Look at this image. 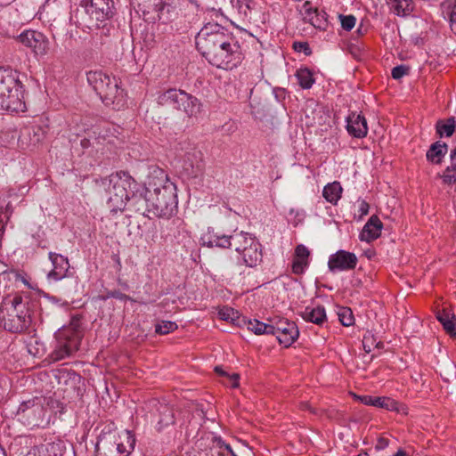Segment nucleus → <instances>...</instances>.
<instances>
[{"mask_svg": "<svg viewBox=\"0 0 456 456\" xmlns=\"http://www.w3.org/2000/svg\"><path fill=\"white\" fill-rule=\"evenodd\" d=\"M310 251L308 248L300 244L295 249V257L292 264V272L296 274H302L308 265V257Z\"/></svg>", "mask_w": 456, "mask_h": 456, "instance_id": "23", "label": "nucleus"}, {"mask_svg": "<svg viewBox=\"0 0 456 456\" xmlns=\"http://www.w3.org/2000/svg\"><path fill=\"white\" fill-rule=\"evenodd\" d=\"M30 143L36 145L45 138V130L41 126H34L28 131Z\"/></svg>", "mask_w": 456, "mask_h": 456, "instance_id": "39", "label": "nucleus"}, {"mask_svg": "<svg viewBox=\"0 0 456 456\" xmlns=\"http://www.w3.org/2000/svg\"><path fill=\"white\" fill-rule=\"evenodd\" d=\"M215 371L220 376H227L229 378V374H227L220 366H216L215 368Z\"/></svg>", "mask_w": 456, "mask_h": 456, "instance_id": "52", "label": "nucleus"}, {"mask_svg": "<svg viewBox=\"0 0 456 456\" xmlns=\"http://www.w3.org/2000/svg\"><path fill=\"white\" fill-rule=\"evenodd\" d=\"M357 456H369V455H368V453L363 452V453H360V454H359V455H357Z\"/></svg>", "mask_w": 456, "mask_h": 456, "instance_id": "61", "label": "nucleus"}, {"mask_svg": "<svg viewBox=\"0 0 456 456\" xmlns=\"http://www.w3.org/2000/svg\"><path fill=\"white\" fill-rule=\"evenodd\" d=\"M357 33L361 35L362 34V25H360L359 28H357Z\"/></svg>", "mask_w": 456, "mask_h": 456, "instance_id": "60", "label": "nucleus"}, {"mask_svg": "<svg viewBox=\"0 0 456 456\" xmlns=\"http://www.w3.org/2000/svg\"><path fill=\"white\" fill-rule=\"evenodd\" d=\"M58 331H69V337L70 338H73L76 337L77 338V342H81V338L83 337L82 330H81V322L80 319L74 317L71 319L69 324L66 327H63L62 329L59 330Z\"/></svg>", "mask_w": 456, "mask_h": 456, "instance_id": "33", "label": "nucleus"}, {"mask_svg": "<svg viewBox=\"0 0 456 456\" xmlns=\"http://www.w3.org/2000/svg\"><path fill=\"white\" fill-rule=\"evenodd\" d=\"M139 206H142V215L152 214L156 217L169 219L177 208L176 186L162 169L154 167L148 181L142 186ZM149 216V215H147Z\"/></svg>", "mask_w": 456, "mask_h": 456, "instance_id": "2", "label": "nucleus"}, {"mask_svg": "<svg viewBox=\"0 0 456 456\" xmlns=\"http://www.w3.org/2000/svg\"><path fill=\"white\" fill-rule=\"evenodd\" d=\"M28 351L30 354L36 357H40L44 354L45 349L43 343L37 338H31L27 344Z\"/></svg>", "mask_w": 456, "mask_h": 456, "instance_id": "37", "label": "nucleus"}, {"mask_svg": "<svg viewBox=\"0 0 456 456\" xmlns=\"http://www.w3.org/2000/svg\"><path fill=\"white\" fill-rule=\"evenodd\" d=\"M338 315L339 322H341L342 325L348 327V326H351L354 324V318L353 312L350 308H348V307L339 308L338 312Z\"/></svg>", "mask_w": 456, "mask_h": 456, "instance_id": "38", "label": "nucleus"}, {"mask_svg": "<svg viewBox=\"0 0 456 456\" xmlns=\"http://www.w3.org/2000/svg\"><path fill=\"white\" fill-rule=\"evenodd\" d=\"M443 183L445 184L456 183V171L452 169L449 166L444 169L442 175Z\"/></svg>", "mask_w": 456, "mask_h": 456, "instance_id": "41", "label": "nucleus"}, {"mask_svg": "<svg viewBox=\"0 0 456 456\" xmlns=\"http://www.w3.org/2000/svg\"><path fill=\"white\" fill-rule=\"evenodd\" d=\"M0 456H6L5 450L0 445Z\"/></svg>", "mask_w": 456, "mask_h": 456, "instance_id": "59", "label": "nucleus"}, {"mask_svg": "<svg viewBox=\"0 0 456 456\" xmlns=\"http://www.w3.org/2000/svg\"><path fill=\"white\" fill-rule=\"evenodd\" d=\"M387 441L384 438H381L379 440V444L377 446L379 448H384L385 446H387Z\"/></svg>", "mask_w": 456, "mask_h": 456, "instance_id": "56", "label": "nucleus"}, {"mask_svg": "<svg viewBox=\"0 0 456 456\" xmlns=\"http://www.w3.org/2000/svg\"><path fill=\"white\" fill-rule=\"evenodd\" d=\"M346 130L355 138H363L368 134L367 121L363 116L351 112L346 118Z\"/></svg>", "mask_w": 456, "mask_h": 456, "instance_id": "17", "label": "nucleus"}, {"mask_svg": "<svg viewBox=\"0 0 456 456\" xmlns=\"http://www.w3.org/2000/svg\"><path fill=\"white\" fill-rule=\"evenodd\" d=\"M69 331H57L55 333V344L48 358L51 362H59L71 356L78 350L80 343L77 338L69 337Z\"/></svg>", "mask_w": 456, "mask_h": 456, "instance_id": "9", "label": "nucleus"}, {"mask_svg": "<svg viewBox=\"0 0 456 456\" xmlns=\"http://www.w3.org/2000/svg\"><path fill=\"white\" fill-rule=\"evenodd\" d=\"M225 444L226 443L220 436H214L212 438V445L210 447L223 452Z\"/></svg>", "mask_w": 456, "mask_h": 456, "instance_id": "49", "label": "nucleus"}, {"mask_svg": "<svg viewBox=\"0 0 456 456\" xmlns=\"http://www.w3.org/2000/svg\"><path fill=\"white\" fill-rule=\"evenodd\" d=\"M33 450H38V453L42 455L47 452L49 456H61L64 451V445L61 441L48 443L40 447L33 448Z\"/></svg>", "mask_w": 456, "mask_h": 456, "instance_id": "32", "label": "nucleus"}, {"mask_svg": "<svg viewBox=\"0 0 456 456\" xmlns=\"http://www.w3.org/2000/svg\"><path fill=\"white\" fill-rule=\"evenodd\" d=\"M86 78L106 106L120 109L125 105L124 90L118 86L116 77L102 70H91L86 73Z\"/></svg>", "mask_w": 456, "mask_h": 456, "instance_id": "6", "label": "nucleus"}, {"mask_svg": "<svg viewBox=\"0 0 456 456\" xmlns=\"http://www.w3.org/2000/svg\"><path fill=\"white\" fill-rule=\"evenodd\" d=\"M151 403L154 408L152 421L156 423L159 431L175 423V412L172 406L156 399L152 400Z\"/></svg>", "mask_w": 456, "mask_h": 456, "instance_id": "12", "label": "nucleus"}, {"mask_svg": "<svg viewBox=\"0 0 456 456\" xmlns=\"http://www.w3.org/2000/svg\"><path fill=\"white\" fill-rule=\"evenodd\" d=\"M394 456H407V453L405 452V451L400 449Z\"/></svg>", "mask_w": 456, "mask_h": 456, "instance_id": "57", "label": "nucleus"}, {"mask_svg": "<svg viewBox=\"0 0 456 456\" xmlns=\"http://www.w3.org/2000/svg\"><path fill=\"white\" fill-rule=\"evenodd\" d=\"M270 332V335H274L279 343L283 345L285 347L291 346L299 335L296 323L284 318L271 320Z\"/></svg>", "mask_w": 456, "mask_h": 456, "instance_id": "10", "label": "nucleus"}, {"mask_svg": "<svg viewBox=\"0 0 456 456\" xmlns=\"http://www.w3.org/2000/svg\"><path fill=\"white\" fill-rule=\"evenodd\" d=\"M200 243L201 246L208 248H231V244L229 242V236L221 234L212 227H208L204 232H202L200 238Z\"/></svg>", "mask_w": 456, "mask_h": 456, "instance_id": "16", "label": "nucleus"}, {"mask_svg": "<svg viewBox=\"0 0 456 456\" xmlns=\"http://www.w3.org/2000/svg\"><path fill=\"white\" fill-rule=\"evenodd\" d=\"M443 327L444 330L453 338H456V318L453 317V319L444 322L443 324Z\"/></svg>", "mask_w": 456, "mask_h": 456, "instance_id": "47", "label": "nucleus"}, {"mask_svg": "<svg viewBox=\"0 0 456 456\" xmlns=\"http://www.w3.org/2000/svg\"><path fill=\"white\" fill-rule=\"evenodd\" d=\"M454 314H452L449 310L447 309H442V310H439L437 311L436 313V318L437 320L440 322V323L443 325L444 322L453 319Z\"/></svg>", "mask_w": 456, "mask_h": 456, "instance_id": "45", "label": "nucleus"}, {"mask_svg": "<svg viewBox=\"0 0 456 456\" xmlns=\"http://www.w3.org/2000/svg\"><path fill=\"white\" fill-rule=\"evenodd\" d=\"M112 0H91L89 4L75 14V24L84 32L99 28L113 14Z\"/></svg>", "mask_w": 456, "mask_h": 456, "instance_id": "7", "label": "nucleus"}, {"mask_svg": "<svg viewBox=\"0 0 456 456\" xmlns=\"http://www.w3.org/2000/svg\"><path fill=\"white\" fill-rule=\"evenodd\" d=\"M45 414V409L37 397L22 402L16 412L19 421L32 428L41 426Z\"/></svg>", "mask_w": 456, "mask_h": 456, "instance_id": "8", "label": "nucleus"}, {"mask_svg": "<svg viewBox=\"0 0 456 456\" xmlns=\"http://www.w3.org/2000/svg\"><path fill=\"white\" fill-rule=\"evenodd\" d=\"M218 315L224 321H229L235 323L239 320V312L232 307L224 306L219 309Z\"/></svg>", "mask_w": 456, "mask_h": 456, "instance_id": "35", "label": "nucleus"}, {"mask_svg": "<svg viewBox=\"0 0 456 456\" xmlns=\"http://www.w3.org/2000/svg\"><path fill=\"white\" fill-rule=\"evenodd\" d=\"M356 265V256L346 250H338L332 254L328 262L329 269L331 272L353 270Z\"/></svg>", "mask_w": 456, "mask_h": 456, "instance_id": "14", "label": "nucleus"}, {"mask_svg": "<svg viewBox=\"0 0 456 456\" xmlns=\"http://www.w3.org/2000/svg\"><path fill=\"white\" fill-rule=\"evenodd\" d=\"M239 374L233 373L229 376V386L232 388H236L239 387Z\"/></svg>", "mask_w": 456, "mask_h": 456, "instance_id": "50", "label": "nucleus"}, {"mask_svg": "<svg viewBox=\"0 0 456 456\" xmlns=\"http://www.w3.org/2000/svg\"><path fill=\"white\" fill-rule=\"evenodd\" d=\"M295 76L303 89H310L314 84V73L308 68L298 69Z\"/></svg>", "mask_w": 456, "mask_h": 456, "instance_id": "31", "label": "nucleus"}, {"mask_svg": "<svg viewBox=\"0 0 456 456\" xmlns=\"http://www.w3.org/2000/svg\"><path fill=\"white\" fill-rule=\"evenodd\" d=\"M48 257L53 265V269L47 274L49 280L57 281L69 275L70 265L68 257L55 252H49Z\"/></svg>", "mask_w": 456, "mask_h": 456, "instance_id": "15", "label": "nucleus"}, {"mask_svg": "<svg viewBox=\"0 0 456 456\" xmlns=\"http://www.w3.org/2000/svg\"><path fill=\"white\" fill-rule=\"evenodd\" d=\"M448 145L445 142L437 141L431 144L426 153L428 161L432 164L439 165L443 162L444 156L447 154Z\"/></svg>", "mask_w": 456, "mask_h": 456, "instance_id": "24", "label": "nucleus"}, {"mask_svg": "<svg viewBox=\"0 0 456 456\" xmlns=\"http://www.w3.org/2000/svg\"><path fill=\"white\" fill-rule=\"evenodd\" d=\"M392 12L398 16H408L414 10L412 0H387Z\"/></svg>", "mask_w": 456, "mask_h": 456, "instance_id": "29", "label": "nucleus"}, {"mask_svg": "<svg viewBox=\"0 0 456 456\" xmlns=\"http://www.w3.org/2000/svg\"><path fill=\"white\" fill-rule=\"evenodd\" d=\"M382 228V222L376 215H373L364 224L360 232L359 239L362 241L371 242L380 236Z\"/></svg>", "mask_w": 456, "mask_h": 456, "instance_id": "19", "label": "nucleus"}, {"mask_svg": "<svg viewBox=\"0 0 456 456\" xmlns=\"http://www.w3.org/2000/svg\"><path fill=\"white\" fill-rule=\"evenodd\" d=\"M443 6L450 10V20L456 23V0H446L443 3Z\"/></svg>", "mask_w": 456, "mask_h": 456, "instance_id": "43", "label": "nucleus"}, {"mask_svg": "<svg viewBox=\"0 0 456 456\" xmlns=\"http://www.w3.org/2000/svg\"><path fill=\"white\" fill-rule=\"evenodd\" d=\"M38 450L31 449L25 456H42L38 453Z\"/></svg>", "mask_w": 456, "mask_h": 456, "instance_id": "55", "label": "nucleus"}, {"mask_svg": "<svg viewBox=\"0 0 456 456\" xmlns=\"http://www.w3.org/2000/svg\"><path fill=\"white\" fill-rule=\"evenodd\" d=\"M102 183L109 195L107 204L112 212L123 211L127 203L135 211L144 210L142 206H139L142 185L127 172L112 173Z\"/></svg>", "mask_w": 456, "mask_h": 456, "instance_id": "3", "label": "nucleus"}, {"mask_svg": "<svg viewBox=\"0 0 456 456\" xmlns=\"http://www.w3.org/2000/svg\"><path fill=\"white\" fill-rule=\"evenodd\" d=\"M409 69L404 65H398L392 69L391 75L394 79H400L407 74Z\"/></svg>", "mask_w": 456, "mask_h": 456, "instance_id": "46", "label": "nucleus"}, {"mask_svg": "<svg viewBox=\"0 0 456 456\" xmlns=\"http://www.w3.org/2000/svg\"><path fill=\"white\" fill-rule=\"evenodd\" d=\"M255 239V237L244 232H234L232 235H229L230 248H234L235 251L240 254L245 246H248Z\"/></svg>", "mask_w": 456, "mask_h": 456, "instance_id": "26", "label": "nucleus"}, {"mask_svg": "<svg viewBox=\"0 0 456 456\" xmlns=\"http://www.w3.org/2000/svg\"><path fill=\"white\" fill-rule=\"evenodd\" d=\"M300 315L305 321L317 325H322L327 320L325 308L321 305L316 307L306 306Z\"/></svg>", "mask_w": 456, "mask_h": 456, "instance_id": "25", "label": "nucleus"}, {"mask_svg": "<svg viewBox=\"0 0 456 456\" xmlns=\"http://www.w3.org/2000/svg\"><path fill=\"white\" fill-rule=\"evenodd\" d=\"M183 167L188 175L197 176L202 170V153L193 150L185 153L183 159Z\"/></svg>", "mask_w": 456, "mask_h": 456, "instance_id": "20", "label": "nucleus"}, {"mask_svg": "<svg viewBox=\"0 0 456 456\" xmlns=\"http://www.w3.org/2000/svg\"><path fill=\"white\" fill-rule=\"evenodd\" d=\"M159 5H160L159 10V18L161 19V14H162V12L164 11L166 5L162 1H159V3L158 4H156V6H159Z\"/></svg>", "mask_w": 456, "mask_h": 456, "instance_id": "54", "label": "nucleus"}, {"mask_svg": "<svg viewBox=\"0 0 456 456\" xmlns=\"http://www.w3.org/2000/svg\"><path fill=\"white\" fill-rule=\"evenodd\" d=\"M0 110L8 112H24L27 110L23 85L19 75L0 67Z\"/></svg>", "mask_w": 456, "mask_h": 456, "instance_id": "5", "label": "nucleus"}, {"mask_svg": "<svg viewBox=\"0 0 456 456\" xmlns=\"http://www.w3.org/2000/svg\"><path fill=\"white\" fill-rule=\"evenodd\" d=\"M436 134L439 137H450L456 131V119L454 117L439 119L436 124Z\"/></svg>", "mask_w": 456, "mask_h": 456, "instance_id": "30", "label": "nucleus"}, {"mask_svg": "<svg viewBox=\"0 0 456 456\" xmlns=\"http://www.w3.org/2000/svg\"><path fill=\"white\" fill-rule=\"evenodd\" d=\"M187 94L188 93L183 90L170 88L160 92L158 95L157 102L160 105L171 106L178 110L179 108H181V103H183V101L185 100Z\"/></svg>", "mask_w": 456, "mask_h": 456, "instance_id": "18", "label": "nucleus"}, {"mask_svg": "<svg viewBox=\"0 0 456 456\" xmlns=\"http://www.w3.org/2000/svg\"><path fill=\"white\" fill-rule=\"evenodd\" d=\"M359 400L365 405L383 408L388 411H401V405L389 397H373L370 395L359 396Z\"/></svg>", "mask_w": 456, "mask_h": 456, "instance_id": "21", "label": "nucleus"}, {"mask_svg": "<svg viewBox=\"0 0 456 456\" xmlns=\"http://www.w3.org/2000/svg\"><path fill=\"white\" fill-rule=\"evenodd\" d=\"M29 298L19 293L6 297L0 305V326L12 333L25 331L31 324Z\"/></svg>", "mask_w": 456, "mask_h": 456, "instance_id": "4", "label": "nucleus"}, {"mask_svg": "<svg viewBox=\"0 0 456 456\" xmlns=\"http://www.w3.org/2000/svg\"><path fill=\"white\" fill-rule=\"evenodd\" d=\"M248 330L254 332L256 335L271 334V321L269 323H265L257 320H248L247 322Z\"/></svg>", "mask_w": 456, "mask_h": 456, "instance_id": "34", "label": "nucleus"}, {"mask_svg": "<svg viewBox=\"0 0 456 456\" xmlns=\"http://www.w3.org/2000/svg\"><path fill=\"white\" fill-rule=\"evenodd\" d=\"M302 15L305 21L309 22L315 28L326 30L329 25L328 14L322 9L314 7L308 1L302 6Z\"/></svg>", "mask_w": 456, "mask_h": 456, "instance_id": "13", "label": "nucleus"}, {"mask_svg": "<svg viewBox=\"0 0 456 456\" xmlns=\"http://www.w3.org/2000/svg\"><path fill=\"white\" fill-rule=\"evenodd\" d=\"M338 19L340 20L341 27L343 28V29H345L346 31H350L355 26L356 18L352 14H350V15L339 14Z\"/></svg>", "mask_w": 456, "mask_h": 456, "instance_id": "40", "label": "nucleus"}, {"mask_svg": "<svg viewBox=\"0 0 456 456\" xmlns=\"http://www.w3.org/2000/svg\"><path fill=\"white\" fill-rule=\"evenodd\" d=\"M18 38L25 46L31 48L36 55L44 56L48 53L49 40L43 33L26 30Z\"/></svg>", "mask_w": 456, "mask_h": 456, "instance_id": "11", "label": "nucleus"}, {"mask_svg": "<svg viewBox=\"0 0 456 456\" xmlns=\"http://www.w3.org/2000/svg\"><path fill=\"white\" fill-rule=\"evenodd\" d=\"M293 49L297 53H304L305 55L312 54V50L306 42L297 41L293 43Z\"/></svg>", "mask_w": 456, "mask_h": 456, "instance_id": "42", "label": "nucleus"}, {"mask_svg": "<svg viewBox=\"0 0 456 456\" xmlns=\"http://www.w3.org/2000/svg\"><path fill=\"white\" fill-rule=\"evenodd\" d=\"M343 188L339 182H332L324 186L322 191L323 198L332 205H337L341 199Z\"/></svg>", "mask_w": 456, "mask_h": 456, "instance_id": "28", "label": "nucleus"}, {"mask_svg": "<svg viewBox=\"0 0 456 456\" xmlns=\"http://www.w3.org/2000/svg\"><path fill=\"white\" fill-rule=\"evenodd\" d=\"M224 451L228 452L232 456H237V455L234 453L233 450L232 449L231 445H230V444H226L224 445V448L223 449V452H224Z\"/></svg>", "mask_w": 456, "mask_h": 456, "instance_id": "53", "label": "nucleus"}, {"mask_svg": "<svg viewBox=\"0 0 456 456\" xmlns=\"http://www.w3.org/2000/svg\"><path fill=\"white\" fill-rule=\"evenodd\" d=\"M240 254L245 265L249 267L257 265L262 260L260 244L256 239L251 241L248 246H245L244 250Z\"/></svg>", "mask_w": 456, "mask_h": 456, "instance_id": "22", "label": "nucleus"}, {"mask_svg": "<svg viewBox=\"0 0 456 456\" xmlns=\"http://www.w3.org/2000/svg\"><path fill=\"white\" fill-rule=\"evenodd\" d=\"M196 46L210 64L219 69H232L244 59L236 37L218 23L204 25L196 37Z\"/></svg>", "mask_w": 456, "mask_h": 456, "instance_id": "1", "label": "nucleus"}, {"mask_svg": "<svg viewBox=\"0 0 456 456\" xmlns=\"http://www.w3.org/2000/svg\"><path fill=\"white\" fill-rule=\"evenodd\" d=\"M363 348H364L366 353H370V346L366 345V338H364V340H363Z\"/></svg>", "mask_w": 456, "mask_h": 456, "instance_id": "58", "label": "nucleus"}, {"mask_svg": "<svg viewBox=\"0 0 456 456\" xmlns=\"http://www.w3.org/2000/svg\"><path fill=\"white\" fill-rule=\"evenodd\" d=\"M450 163L449 167L456 171V147L451 150Z\"/></svg>", "mask_w": 456, "mask_h": 456, "instance_id": "51", "label": "nucleus"}, {"mask_svg": "<svg viewBox=\"0 0 456 456\" xmlns=\"http://www.w3.org/2000/svg\"><path fill=\"white\" fill-rule=\"evenodd\" d=\"M178 325L171 321H161L155 325V332L159 335H167L175 330Z\"/></svg>", "mask_w": 456, "mask_h": 456, "instance_id": "36", "label": "nucleus"}, {"mask_svg": "<svg viewBox=\"0 0 456 456\" xmlns=\"http://www.w3.org/2000/svg\"><path fill=\"white\" fill-rule=\"evenodd\" d=\"M178 110L183 111L188 117H196L200 113L202 105L197 97L188 94Z\"/></svg>", "mask_w": 456, "mask_h": 456, "instance_id": "27", "label": "nucleus"}, {"mask_svg": "<svg viewBox=\"0 0 456 456\" xmlns=\"http://www.w3.org/2000/svg\"><path fill=\"white\" fill-rule=\"evenodd\" d=\"M251 0H237V8L239 12L244 16H248L251 9Z\"/></svg>", "mask_w": 456, "mask_h": 456, "instance_id": "44", "label": "nucleus"}, {"mask_svg": "<svg viewBox=\"0 0 456 456\" xmlns=\"http://www.w3.org/2000/svg\"><path fill=\"white\" fill-rule=\"evenodd\" d=\"M370 210V205L364 200H359V209L358 212L360 214V218H362L364 216L368 215Z\"/></svg>", "mask_w": 456, "mask_h": 456, "instance_id": "48", "label": "nucleus"}]
</instances>
